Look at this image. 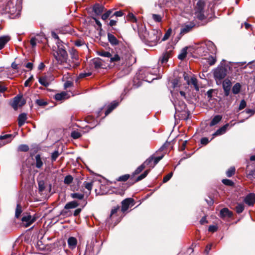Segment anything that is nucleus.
Here are the masks:
<instances>
[{
	"label": "nucleus",
	"mask_w": 255,
	"mask_h": 255,
	"mask_svg": "<svg viewBox=\"0 0 255 255\" xmlns=\"http://www.w3.org/2000/svg\"><path fill=\"white\" fill-rule=\"evenodd\" d=\"M91 75V73L90 72H88V73H81L80 75H79V77L80 78H84V77H86L87 76H90Z\"/></svg>",
	"instance_id": "61"
},
{
	"label": "nucleus",
	"mask_w": 255,
	"mask_h": 255,
	"mask_svg": "<svg viewBox=\"0 0 255 255\" xmlns=\"http://www.w3.org/2000/svg\"><path fill=\"white\" fill-rule=\"evenodd\" d=\"M27 119L26 114L25 113L21 114L19 115L18 118V125L19 127H21L23 125Z\"/></svg>",
	"instance_id": "20"
},
{
	"label": "nucleus",
	"mask_w": 255,
	"mask_h": 255,
	"mask_svg": "<svg viewBox=\"0 0 255 255\" xmlns=\"http://www.w3.org/2000/svg\"><path fill=\"white\" fill-rule=\"evenodd\" d=\"M45 189V184L43 181H40L38 182V189L40 192H42Z\"/></svg>",
	"instance_id": "50"
},
{
	"label": "nucleus",
	"mask_w": 255,
	"mask_h": 255,
	"mask_svg": "<svg viewBox=\"0 0 255 255\" xmlns=\"http://www.w3.org/2000/svg\"><path fill=\"white\" fill-rule=\"evenodd\" d=\"M229 125L228 124H226L223 127L218 129L214 133H213V135L215 136L224 134L225 133L227 128L229 127Z\"/></svg>",
	"instance_id": "18"
},
{
	"label": "nucleus",
	"mask_w": 255,
	"mask_h": 255,
	"mask_svg": "<svg viewBox=\"0 0 255 255\" xmlns=\"http://www.w3.org/2000/svg\"><path fill=\"white\" fill-rule=\"evenodd\" d=\"M73 180V177L71 175H69L65 177L64 182L66 184H69L72 182Z\"/></svg>",
	"instance_id": "39"
},
{
	"label": "nucleus",
	"mask_w": 255,
	"mask_h": 255,
	"mask_svg": "<svg viewBox=\"0 0 255 255\" xmlns=\"http://www.w3.org/2000/svg\"><path fill=\"white\" fill-rule=\"evenodd\" d=\"M34 37L37 43L42 42L44 40H45V38L44 36L39 35H37Z\"/></svg>",
	"instance_id": "51"
},
{
	"label": "nucleus",
	"mask_w": 255,
	"mask_h": 255,
	"mask_svg": "<svg viewBox=\"0 0 255 255\" xmlns=\"http://www.w3.org/2000/svg\"><path fill=\"white\" fill-rule=\"evenodd\" d=\"M118 105V103L114 102L112 103L109 106L107 110L105 112V116L109 115L114 109H115Z\"/></svg>",
	"instance_id": "25"
},
{
	"label": "nucleus",
	"mask_w": 255,
	"mask_h": 255,
	"mask_svg": "<svg viewBox=\"0 0 255 255\" xmlns=\"http://www.w3.org/2000/svg\"><path fill=\"white\" fill-rule=\"evenodd\" d=\"M93 182H94L93 181H90V182L85 181L83 182V186L89 191V193H90L92 189V187L93 186Z\"/></svg>",
	"instance_id": "28"
},
{
	"label": "nucleus",
	"mask_w": 255,
	"mask_h": 255,
	"mask_svg": "<svg viewBox=\"0 0 255 255\" xmlns=\"http://www.w3.org/2000/svg\"><path fill=\"white\" fill-rule=\"evenodd\" d=\"M169 57V55L168 53L164 54L160 59L161 63H166L167 62L168 58Z\"/></svg>",
	"instance_id": "47"
},
{
	"label": "nucleus",
	"mask_w": 255,
	"mask_h": 255,
	"mask_svg": "<svg viewBox=\"0 0 255 255\" xmlns=\"http://www.w3.org/2000/svg\"><path fill=\"white\" fill-rule=\"evenodd\" d=\"M187 47H185L182 49L181 53H180V54H179L178 56L179 59L183 60L186 57L187 53Z\"/></svg>",
	"instance_id": "29"
},
{
	"label": "nucleus",
	"mask_w": 255,
	"mask_h": 255,
	"mask_svg": "<svg viewBox=\"0 0 255 255\" xmlns=\"http://www.w3.org/2000/svg\"><path fill=\"white\" fill-rule=\"evenodd\" d=\"M160 33L157 30L152 29L149 31L145 30L142 34L144 39L149 42L156 43L159 39Z\"/></svg>",
	"instance_id": "3"
},
{
	"label": "nucleus",
	"mask_w": 255,
	"mask_h": 255,
	"mask_svg": "<svg viewBox=\"0 0 255 255\" xmlns=\"http://www.w3.org/2000/svg\"><path fill=\"white\" fill-rule=\"evenodd\" d=\"M124 15V13L122 11H116L113 15L116 16V17H121Z\"/></svg>",
	"instance_id": "59"
},
{
	"label": "nucleus",
	"mask_w": 255,
	"mask_h": 255,
	"mask_svg": "<svg viewBox=\"0 0 255 255\" xmlns=\"http://www.w3.org/2000/svg\"><path fill=\"white\" fill-rule=\"evenodd\" d=\"M120 206H117L112 209L109 217L107 219L109 222H113L114 221L119 222L116 218L118 217V212L120 210Z\"/></svg>",
	"instance_id": "7"
},
{
	"label": "nucleus",
	"mask_w": 255,
	"mask_h": 255,
	"mask_svg": "<svg viewBox=\"0 0 255 255\" xmlns=\"http://www.w3.org/2000/svg\"><path fill=\"white\" fill-rule=\"evenodd\" d=\"M7 90V88L2 82H0V92L3 93Z\"/></svg>",
	"instance_id": "54"
},
{
	"label": "nucleus",
	"mask_w": 255,
	"mask_h": 255,
	"mask_svg": "<svg viewBox=\"0 0 255 255\" xmlns=\"http://www.w3.org/2000/svg\"><path fill=\"white\" fill-rule=\"evenodd\" d=\"M240 89L241 85L240 84V83H237L236 84H235V85L233 86L232 88L233 93L234 94H237L240 92Z\"/></svg>",
	"instance_id": "32"
},
{
	"label": "nucleus",
	"mask_w": 255,
	"mask_h": 255,
	"mask_svg": "<svg viewBox=\"0 0 255 255\" xmlns=\"http://www.w3.org/2000/svg\"><path fill=\"white\" fill-rule=\"evenodd\" d=\"M227 69L224 67H218L214 70L213 75L217 84L221 83V80L227 75Z\"/></svg>",
	"instance_id": "4"
},
{
	"label": "nucleus",
	"mask_w": 255,
	"mask_h": 255,
	"mask_svg": "<svg viewBox=\"0 0 255 255\" xmlns=\"http://www.w3.org/2000/svg\"><path fill=\"white\" fill-rule=\"evenodd\" d=\"M127 19L132 22H136L137 21L136 17L132 13H129L128 14Z\"/></svg>",
	"instance_id": "40"
},
{
	"label": "nucleus",
	"mask_w": 255,
	"mask_h": 255,
	"mask_svg": "<svg viewBox=\"0 0 255 255\" xmlns=\"http://www.w3.org/2000/svg\"><path fill=\"white\" fill-rule=\"evenodd\" d=\"M25 101L23 99L22 96L17 95L14 98L11 106L15 110H17L18 107H22L25 104Z\"/></svg>",
	"instance_id": "6"
},
{
	"label": "nucleus",
	"mask_w": 255,
	"mask_h": 255,
	"mask_svg": "<svg viewBox=\"0 0 255 255\" xmlns=\"http://www.w3.org/2000/svg\"><path fill=\"white\" fill-rule=\"evenodd\" d=\"M246 106V102L244 100H243L241 101L240 104L239 109L240 110H242L244 109Z\"/></svg>",
	"instance_id": "55"
},
{
	"label": "nucleus",
	"mask_w": 255,
	"mask_h": 255,
	"mask_svg": "<svg viewBox=\"0 0 255 255\" xmlns=\"http://www.w3.org/2000/svg\"><path fill=\"white\" fill-rule=\"evenodd\" d=\"M244 202L249 206H253L255 203V194L254 193L248 194L245 197Z\"/></svg>",
	"instance_id": "13"
},
{
	"label": "nucleus",
	"mask_w": 255,
	"mask_h": 255,
	"mask_svg": "<svg viewBox=\"0 0 255 255\" xmlns=\"http://www.w3.org/2000/svg\"><path fill=\"white\" fill-rule=\"evenodd\" d=\"M59 64L63 65V68L66 69H70L72 67H76L79 64V62H76L72 64L70 62V60L67 61L68 54L63 48L60 47L58 46V50L57 52V55L55 56Z\"/></svg>",
	"instance_id": "1"
},
{
	"label": "nucleus",
	"mask_w": 255,
	"mask_h": 255,
	"mask_svg": "<svg viewBox=\"0 0 255 255\" xmlns=\"http://www.w3.org/2000/svg\"><path fill=\"white\" fill-rule=\"evenodd\" d=\"M21 221L23 225L25 227H27L31 225L35 221V218H33L30 215H26L22 217Z\"/></svg>",
	"instance_id": "11"
},
{
	"label": "nucleus",
	"mask_w": 255,
	"mask_h": 255,
	"mask_svg": "<svg viewBox=\"0 0 255 255\" xmlns=\"http://www.w3.org/2000/svg\"><path fill=\"white\" fill-rule=\"evenodd\" d=\"M72 83L69 81H68L64 84V86H65V88H67L69 87H71L72 86Z\"/></svg>",
	"instance_id": "63"
},
{
	"label": "nucleus",
	"mask_w": 255,
	"mask_h": 255,
	"mask_svg": "<svg viewBox=\"0 0 255 255\" xmlns=\"http://www.w3.org/2000/svg\"><path fill=\"white\" fill-rule=\"evenodd\" d=\"M66 95V93L65 92L58 93L55 95V98L57 101H61L65 98Z\"/></svg>",
	"instance_id": "34"
},
{
	"label": "nucleus",
	"mask_w": 255,
	"mask_h": 255,
	"mask_svg": "<svg viewBox=\"0 0 255 255\" xmlns=\"http://www.w3.org/2000/svg\"><path fill=\"white\" fill-rule=\"evenodd\" d=\"M97 54L102 57L110 58V62L111 64H114V65H123L124 63L123 59L118 54H115L112 56L110 52L102 50L98 51Z\"/></svg>",
	"instance_id": "2"
},
{
	"label": "nucleus",
	"mask_w": 255,
	"mask_h": 255,
	"mask_svg": "<svg viewBox=\"0 0 255 255\" xmlns=\"http://www.w3.org/2000/svg\"><path fill=\"white\" fill-rule=\"evenodd\" d=\"M93 64L96 69L102 68L103 66V60L100 58H95L93 60Z\"/></svg>",
	"instance_id": "17"
},
{
	"label": "nucleus",
	"mask_w": 255,
	"mask_h": 255,
	"mask_svg": "<svg viewBox=\"0 0 255 255\" xmlns=\"http://www.w3.org/2000/svg\"><path fill=\"white\" fill-rule=\"evenodd\" d=\"M79 206V203L76 201H72L67 203L64 208L65 209H73Z\"/></svg>",
	"instance_id": "22"
},
{
	"label": "nucleus",
	"mask_w": 255,
	"mask_h": 255,
	"mask_svg": "<svg viewBox=\"0 0 255 255\" xmlns=\"http://www.w3.org/2000/svg\"><path fill=\"white\" fill-rule=\"evenodd\" d=\"M71 135L73 138L77 139L79 138L82 135V134L78 131L74 130L71 132Z\"/></svg>",
	"instance_id": "43"
},
{
	"label": "nucleus",
	"mask_w": 255,
	"mask_h": 255,
	"mask_svg": "<svg viewBox=\"0 0 255 255\" xmlns=\"http://www.w3.org/2000/svg\"><path fill=\"white\" fill-rule=\"evenodd\" d=\"M183 76H184V79L187 81V83L188 84H190V79H189V77L188 76V74L184 73Z\"/></svg>",
	"instance_id": "62"
},
{
	"label": "nucleus",
	"mask_w": 255,
	"mask_h": 255,
	"mask_svg": "<svg viewBox=\"0 0 255 255\" xmlns=\"http://www.w3.org/2000/svg\"><path fill=\"white\" fill-rule=\"evenodd\" d=\"M222 119V116L220 115H217L214 117V118L212 119V121L211 122L210 124V126L211 127H212L213 126H215L217 125L218 123H219L221 120Z\"/></svg>",
	"instance_id": "26"
},
{
	"label": "nucleus",
	"mask_w": 255,
	"mask_h": 255,
	"mask_svg": "<svg viewBox=\"0 0 255 255\" xmlns=\"http://www.w3.org/2000/svg\"><path fill=\"white\" fill-rule=\"evenodd\" d=\"M153 160L152 158H148L141 165L138 167L133 172V175H136L140 173L146 166L151 163Z\"/></svg>",
	"instance_id": "10"
},
{
	"label": "nucleus",
	"mask_w": 255,
	"mask_h": 255,
	"mask_svg": "<svg viewBox=\"0 0 255 255\" xmlns=\"http://www.w3.org/2000/svg\"><path fill=\"white\" fill-rule=\"evenodd\" d=\"M67 243L69 248L73 250L75 249L77 246V240L75 237H71L68 239Z\"/></svg>",
	"instance_id": "14"
},
{
	"label": "nucleus",
	"mask_w": 255,
	"mask_h": 255,
	"mask_svg": "<svg viewBox=\"0 0 255 255\" xmlns=\"http://www.w3.org/2000/svg\"><path fill=\"white\" fill-rule=\"evenodd\" d=\"M152 17L156 22H160L161 21L162 17L159 14H152Z\"/></svg>",
	"instance_id": "46"
},
{
	"label": "nucleus",
	"mask_w": 255,
	"mask_h": 255,
	"mask_svg": "<svg viewBox=\"0 0 255 255\" xmlns=\"http://www.w3.org/2000/svg\"><path fill=\"white\" fill-rule=\"evenodd\" d=\"M232 83L228 79H226L223 82V88L224 90L225 95L228 96L230 92Z\"/></svg>",
	"instance_id": "12"
},
{
	"label": "nucleus",
	"mask_w": 255,
	"mask_h": 255,
	"mask_svg": "<svg viewBox=\"0 0 255 255\" xmlns=\"http://www.w3.org/2000/svg\"><path fill=\"white\" fill-rule=\"evenodd\" d=\"M208 230L211 232H214L217 230V227L214 225L210 226Z\"/></svg>",
	"instance_id": "57"
},
{
	"label": "nucleus",
	"mask_w": 255,
	"mask_h": 255,
	"mask_svg": "<svg viewBox=\"0 0 255 255\" xmlns=\"http://www.w3.org/2000/svg\"><path fill=\"white\" fill-rule=\"evenodd\" d=\"M190 83L192 84L197 90H199L198 84H197V80L196 78L192 77L190 80Z\"/></svg>",
	"instance_id": "41"
},
{
	"label": "nucleus",
	"mask_w": 255,
	"mask_h": 255,
	"mask_svg": "<svg viewBox=\"0 0 255 255\" xmlns=\"http://www.w3.org/2000/svg\"><path fill=\"white\" fill-rule=\"evenodd\" d=\"M164 155L162 154L161 156L158 157H154L153 156H151L149 158H152L153 160L150 164L148 165V167L150 168H153L154 166L157 164V163L163 157Z\"/></svg>",
	"instance_id": "16"
},
{
	"label": "nucleus",
	"mask_w": 255,
	"mask_h": 255,
	"mask_svg": "<svg viewBox=\"0 0 255 255\" xmlns=\"http://www.w3.org/2000/svg\"><path fill=\"white\" fill-rule=\"evenodd\" d=\"M108 40L111 45L114 46L119 44V41L117 38L112 34L109 33L108 34Z\"/></svg>",
	"instance_id": "15"
},
{
	"label": "nucleus",
	"mask_w": 255,
	"mask_h": 255,
	"mask_svg": "<svg viewBox=\"0 0 255 255\" xmlns=\"http://www.w3.org/2000/svg\"><path fill=\"white\" fill-rule=\"evenodd\" d=\"M134 200L132 198H127L122 202L121 211L124 213L128 210L130 205L133 206Z\"/></svg>",
	"instance_id": "8"
},
{
	"label": "nucleus",
	"mask_w": 255,
	"mask_h": 255,
	"mask_svg": "<svg viewBox=\"0 0 255 255\" xmlns=\"http://www.w3.org/2000/svg\"><path fill=\"white\" fill-rule=\"evenodd\" d=\"M130 177L129 174H125L122 176H120L118 179L117 181H127Z\"/></svg>",
	"instance_id": "42"
},
{
	"label": "nucleus",
	"mask_w": 255,
	"mask_h": 255,
	"mask_svg": "<svg viewBox=\"0 0 255 255\" xmlns=\"http://www.w3.org/2000/svg\"><path fill=\"white\" fill-rule=\"evenodd\" d=\"M36 164L35 166L38 168H40L43 166V162L41 159L40 155L37 154L35 156Z\"/></svg>",
	"instance_id": "27"
},
{
	"label": "nucleus",
	"mask_w": 255,
	"mask_h": 255,
	"mask_svg": "<svg viewBox=\"0 0 255 255\" xmlns=\"http://www.w3.org/2000/svg\"><path fill=\"white\" fill-rule=\"evenodd\" d=\"M29 150V147L26 144H21L18 147V150L19 151L26 152Z\"/></svg>",
	"instance_id": "37"
},
{
	"label": "nucleus",
	"mask_w": 255,
	"mask_h": 255,
	"mask_svg": "<svg viewBox=\"0 0 255 255\" xmlns=\"http://www.w3.org/2000/svg\"><path fill=\"white\" fill-rule=\"evenodd\" d=\"M171 33V29H169L167 31L166 33L165 34L164 36H163V37L162 38V40L163 41H165V40H167L169 38V37L170 36Z\"/></svg>",
	"instance_id": "52"
},
{
	"label": "nucleus",
	"mask_w": 255,
	"mask_h": 255,
	"mask_svg": "<svg viewBox=\"0 0 255 255\" xmlns=\"http://www.w3.org/2000/svg\"><path fill=\"white\" fill-rule=\"evenodd\" d=\"M30 43L32 47H34L36 45L37 42L35 40V38L34 37H32L30 39Z\"/></svg>",
	"instance_id": "56"
},
{
	"label": "nucleus",
	"mask_w": 255,
	"mask_h": 255,
	"mask_svg": "<svg viewBox=\"0 0 255 255\" xmlns=\"http://www.w3.org/2000/svg\"><path fill=\"white\" fill-rule=\"evenodd\" d=\"M208 64L210 65H214L216 62V58L214 56H210L207 59Z\"/></svg>",
	"instance_id": "44"
},
{
	"label": "nucleus",
	"mask_w": 255,
	"mask_h": 255,
	"mask_svg": "<svg viewBox=\"0 0 255 255\" xmlns=\"http://www.w3.org/2000/svg\"><path fill=\"white\" fill-rule=\"evenodd\" d=\"M201 143L202 144L206 145L209 143V140L207 137H203L201 139Z\"/></svg>",
	"instance_id": "58"
},
{
	"label": "nucleus",
	"mask_w": 255,
	"mask_h": 255,
	"mask_svg": "<svg viewBox=\"0 0 255 255\" xmlns=\"http://www.w3.org/2000/svg\"><path fill=\"white\" fill-rule=\"evenodd\" d=\"M204 1L203 0H199L195 8V14L197 18L200 20H203L205 18L204 14Z\"/></svg>",
	"instance_id": "5"
},
{
	"label": "nucleus",
	"mask_w": 255,
	"mask_h": 255,
	"mask_svg": "<svg viewBox=\"0 0 255 255\" xmlns=\"http://www.w3.org/2000/svg\"><path fill=\"white\" fill-rule=\"evenodd\" d=\"M93 10L96 14L100 15L103 12L104 7L99 4H96L93 7Z\"/></svg>",
	"instance_id": "23"
},
{
	"label": "nucleus",
	"mask_w": 255,
	"mask_h": 255,
	"mask_svg": "<svg viewBox=\"0 0 255 255\" xmlns=\"http://www.w3.org/2000/svg\"><path fill=\"white\" fill-rule=\"evenodd\" d=\"M220 215L221 217H231L233 215V213L228 208H225L220 211Z\"/></svg>",
	"instance_id": "19"
},
{
	"label": "nucleus",
	"mask_w": 255,
	"mask_h": 255,
	"mask_svg": "<svg viewBox=\"0 0 255 255\" xmlns=\"http://www.w3.org/2000/svg\"><path fill=\"white\" fill-rule=\"evenodd\" d=\"M71 197L73 199H78L79 200H82L84 198V194H81L79 193H74L71 194Z\"/></svg>",
	"instance_id": "31"
},
{
	"label": "nucleus",
	"mask_w": 255,
	"mask_h": 255,
	"mask_svg": "<svg viewBox=\"0 0 255 255\" xmlns=\"http://www.w3.org/2000/svg\"><path fill=\"white\" fill-rule=\"evenodd\" d=\"M59 153L58 151L56 150L51 154V160L52 162L55 161L57 157L59 156Z\"/></svg>",
	"instance_id": "49"
},
{
	"label": "nucleus",
	"mask_w": 255,
	"mask_h": 255,
	"mask_svg": "<svg viewBox=\"0 0 255 255\" xmlns=\"http://www.w3.org/2000/svg\"><path fill=\"white\" fill-rule=\"evenodd\" d=\"M6 140L5 143H9L12 140V134H7L0 136V140Z\"/></svg>",
	"instance_id": "30"
},
{
	"label": "nucleus",
	"mask_w": 255,
	"mask_h": 255,
	"mask_svg": "<svg viewBox=\"0 0 255 255\" xmlns=\"http://www.w3.org/2000/svg\"><path fill=\"white\" fill-rule=\"evenodd\" d=\"M236 169L235 167H231L226 172V175L228 177H232L235 173Z\"/></svg>",
	"instance_id": "33"
},
{
	"label": "nucleus",
	"mask_w": 255,
	"mask_h": 255,
	"mask_svg": "<svg viewBox=\"0 0 255 255\" xmlns=\"http://www.w3.org/2000/svg\"><path fill=\"white\" fill-rule=\"evenodd\" d=\"M113 11V9H110L108 10L102 15V19L104 20H106L111 15Z\"/></svg>",
	"instance_id": "38"
},
{
	"label": "nucleus",
	"mask_w": 255,
	"mask_h": 255,
	"mask_svg": "<svg viewBox=\"0 0 255 255\" xmlns=\"http://www.w3.org/2000/svg\"><path fill=\"white\" fill-rule=\"evenodd\" d=\"M25 67L30 70H31L33 68V64L32 63L28 62L26 64Z\"/></svg>",
	"instance_id": "64"
},
{
	"label": "nucleus",
	"mask_w": 255,
	"mask_h": 255,
	"mask_svg": "<svg viewBox=\"0 0 255 255\" xmlns=\"http://www.w3.org/2000/svg\"><path fill=\"white\" fill-rule=\"evenodd\" d=\"M244 205L242 204H238L236 207V212L240 214L242 212H243V211H244Z\"/></svg>",
	"instance_id": "45"
},
{
	"label": "nucleus",
	"mask_w": 255,
	"mask_h": 255,
	"mask_svg": "<svg viewBox=\"0 0 255 255\" xmlns=\"http://www.w3.org/2000/svg\"><path fill=\"white\" fill-rule=\"evenodd\" d=\"M39 82L42 85L47 87L49 85L50 82L48 79V78L46 76H42L39 78Z\"/></svg>",
	"instance_id": "21"
},
{
	"label": "nucleus",
	"mask_w": 255,
	"mask_h": 255,
	"mask_svg": "<svg viewBox=\"0 0 255 255\" xmlns=\"http://www.w3.org/2000/svg\"><path fill=\"white\" fill-rule=\"evenodd\" d=\"M33 79V77L31 75L24 83V86L27 87L29 86V83Z\"/></svg>",
	"instance_id": "60"
},
{
	"label": "nucleus",
	"mask_w": 255,
	"mask_h": 255,
	"mask_svg": "<svg viewBox=\"0 0 255 255\" xmlns=\"http://www.w3.org/2000/svg\"><path fill=\"white\" fill-rule=\"evenodd\" d=\"M195 26L194 23L189 22L188 23H185L182 25L180 33L181 35H184L191 31L193 28Z\"/></svg>",
	"instance_id": "9"
},
{
	"label": "nucleus",
	"mask_w": 255,
	"mask_h": 255,
	"mask_svg": "<svg viewBox=\"0 0 255 255\" xmlns=\"http://www.w3.org/2000/svg\"><path fill=\"white\" fill-rule=\"evenodd\" d=\"M150 169H148L145 170L142 174H141L140 176H139L136 179V182L141 180L144 179L148 174Z\"/></svg>",
	"instance_id": "35"
},
{
	"label": "nucleus",
	"mask_w": 255,
	"mask_h": 255,
	"mask_svg": "<svg viewBox=\"0 0 255 255\" xmlns=\"http://www.w3.org/2000/svg\"><path fill=\"white\" fill-rule=\"evenodd\" d=\"M172 175H173V174H172V172H170L169 174H168L166 176H165L163 178V183H165V182H167L168 180H169L170 179L172 176Z\"/></svg>",
	"instance_id": "53"
},
{
	"label": "nucleus",
	"mask_w": 255,
	"mask_h": 255,
	"mask_svg": "<svg viewBox=\"0 0 255 255\" xmlns=\"http://www.w3.org/2000/svg\"><path fill=\"white\" fill-rule=\"evenodd\" d=\"M10 40L8 36H3L0 37V50L2 49L5 44Z\"/></svg>",
	"instance_id": "24"
},
{
	"label": "nucleus",
	"mask_w": 255,
	"mask_h": 255,
	"mask_svg": "<svg viewBox=\"0 0 255 255\" xmlns=\"http://www.w3.org/2000/svg\"><path fill=\"white\" fill-rule=\"evenodd\" d=\"M222 182L223 184H224L226 185L230 186H232L234 185V182L230 179H224L222 180Z\"/></svg>",
	"instance_id": "48"
},
{
	"label": "nucleus",
	"mask_w": 255,
	"mask_h": 255,
	"mask_svg": "<svg viewBox=\"0 0 255 255\" xmlns=\"http://www.w3.org/2000/svg\"><path fill=\"white\" fill-rule=\"evenodd\" d=\"M22 213L21 207L19 204H17L15 210V216L16 218H18L20 217L21 213Z\"/></svg>",
	"instance_id": "36"
}]
</instances>
